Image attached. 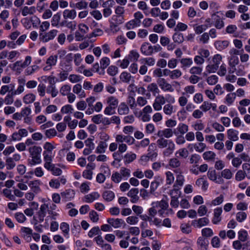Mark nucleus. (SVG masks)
Returning <instances> with one entry per match:
<instances>
[{
    "label": "nucleus",
    "instance_id": "1",
    "mask_svg": "<svg viewBox=\"0 0 250 250\" xmlns=\"http://www.w3.org/2000/svg\"><path fill=\"white\" fill-rule=\"evenodd\" d=\"M174 132L169 128H165L158 131L157 136L160 137L156 141L157 145L159 148H166L163 151V154L165 157H169L171 155L175 148V145L171 140L164 138H169L173 135Z\"/></svg>",
    "mask_w": 250,
    "mask_h": 250
},
{
    "label": "nucleus",
    "instance_id": "2",
    "mask_svg": "<svg viewBox=\"0 0 250 250\" xmlns=\"http://www.w3.org/2000/svg\"><path fill=\"white\" fill-rule=\"evenodd\" d=\"M174 103L175 98L169 94H167L165 97L162 95L158 94L153 103L152 106L155 111H160L162 109V106L165 105L166 102Z\"/></svg>",
    "mask_w": 250,
    "mask_h": 250
},
{
    "label": "nucleus",
    "instance_id": "3",
    "mask_svg": "<svg viewBox=\"0 0 250 250\" xmlns=\"http://www.w3.org/2000/svg\"><path fill=\"white\" fill-rule=\"evenodd\" d=\"M42 149L39 146H34L29 147L28 151L32 159L29 163L31 166L40 164L42 163L41 152Z\"/></svg>",
    "mask_w": 250,
    "mask_h": 250
},
{
    "label": "nucleus",
    "instance_id": "4",
    "mask_svg": "<svg viewBox=\"0 0 250 250\" xmlns=\"http://www.w3.org/2000/svg\"><path fill=\"white\" fill-rule=\"evenodd\" d=\"M222 56L220 54H216L212 58V61L210 62L206 66V70L209 73H214L218 69L219 66L222 61Z\"/></svg>",
    "mask_w": 250,
    "mask_h": 250
},
{
    "label": "nucleus",
    "instance_id": "5",
    "mask_svg": "<svg viewBox=\"0 0 250 250\" xmlns=\"http://www.w3.org/2000/svg\"><path fill=\"white\" fill-rule=\"evenodd\" d=\"M169 194L171 197L170 206L174 208H177L179 205L178 199L181 197V192L176 188L170 190Z\"/></svg>",
    "mask_w": 250,
    "mask_h": 250
},
{
    "label": "nucleus",
    "instance_id": "6",
    "mask_svg": "<svg viewBox=\"0 0 250 250\" xmlns=\"http://www.w3.org/2000/svg\"><path fill=\"white\" fill-rule=\"evenodd\" d=\"M43 157L44 162L53 160L54 155L52 151L55 147L50 143L46 142L43 145Z\"/></svg>",
    "mask_w": 250,
    "mask_h": 250
},
{
    "label": "nucleus",
    "instance_id": "7",
    "mask_svg": "<svg viewBox=\"0 0 250 250\" xmlns=\"http://www.w3.org/2000/svg\"><path fill=\"white\" fill-rule=\"evenodd\" d=\"M53 160L45 161L44 163V167L47 170L51 171V173L54 176H60L62 174V170L55 167V164L52 163Z\"/></svg>",
    "mask_w": 250,
    "mask_h": 250
},
{
    "label": "nucleus",
    "instance_id": "8",
    "mask_svg": "<svg viewBox=\"0 0 250 250\" xmlns=\"http://www.w3.org/2000/svg\"><path fill=\"white\" fill-rule=\"evenodd\" d=\"M58 31L56 29H52L44 33H40L39 37L41 41L43 42H47L53 40L57 36Z\"/></svg>",
    "mask_w": 250,
    "mask_h": 250
},
{
    "label": "nucleus",
    "instance_id": "9",
    "mask_svg": "<svg viewBox=\"0 0 250 250\" xmlns=\"http://www.w3.org/2000/svg\"><path fill=\"white\" fill-rule=\"evenodd\" d=\"M116 142L118 144L125 142L130 145L134 143L135 139L130 136H125L123 134H117L115 137Z\"/></svg>",
    "mask_w": 250,
    "mask_h": 250
},
{
    "label": "nucleus",
    "instance_id": "10",
    "mask_svg": "<svg viewBox=\"0 0 250 250\" xmlns=\"http://www.w3.org/2000/svg\"><path fill=\"white\" fill-rule=\"evenodd\" d=\"M49 204L44 203L41 205L39 210L37 212L40 222H42L44 221V217L46 213H48Z\"/></svg>",
    "mask_w": 250,
    "mask_h": 250
},
{
    "label": "nucleus",
    "instance_id": "11",
    "mask_svg": "<svg viewBox=\"0 0 250 250\" xmlns=\"http://www.w3.org/2000/svg\"><path fill=\"white\" fill-rule=\"evenodd\" d=\"M157 83L161 89L164 91L173 92V88L168 83L164 78H159L157 81Z\"/></svg>",
    "mask_w": 250,
    "mask_h": 250
},
{
    "label": "nucleus",
    "instance_id": "12",
    "mask_svg": "<svg viewBox=\"0 0 250 250\" xmlns=\"http://www.w3.org/2000/svg\"><path fill=\"white\" fill-rule=\"evenodd\" d=\"M75 192L73 189H67L61 193L62 201L67 202L72 200L75 197Z\"/></svg>",
    "mask_w": 250,
    "mask_h": 250
},
{
    "label": "nucleus",
    "instance_id": "13",
    "mask_svg": "<svg viewBox=\"0 0 250 250\" xmlns=\"http://www.w3.org/2000/svg\"><path fill=\"white\" fill-rule=\"evenodd\" d=\"M42 183L39 180L31 181L28 183V186L31 190L35 193H38L41 191L40 185Z\"/></svg>",
    "mask_w": 250,
    "mask_h": 250
},
{
    "label": "nucleus",
    "instance_id": "14",
    "mask_svg": "<svg viewBox=\"0 0 250 250\" xmlns=\"http://www.w3.org/2000/svg\"><path fill=\"white\" fill-rule=\"evenodd\" d=\"M209 223V220L207 217H203L198 220H194L191 222V225L195 228H200L207 225Z\"/></svg>",
    "mask_w": 250,
    "mask_h": 250
},
{
    "label": "nucleus",
    "instance_id": "15",
    "mask_svg": "<svg viewBox=\"0 0 250 250\" xmlns=\"http://www.w3.org/2000/svg\"><path fill=\"white\" fill-rule=\"evenodd\" d=\"M107 222L116 229L121 228L123 225L124 226L125 225V221L122 219L109 218L107 219Z\"/></svg>",
    "mask_w": 250,
    "mask_h": 250
},
{
    "label": "nucleus",
    "instance_id": "16",
    "mask_svg": "<svg viewBox=\"0 0 250 250\" xmlns=\"http://www.w3.org/2000/svg\"><path fill=\"white\" fill-rule=\"evenodd\" d=\"M239 62L238 57L236 56L233 55L230 56L229 58V64L230 66V68L229 70V73H234V70L235 69V66L236 65L238 64Z\"/></svg>",
    "mask_w": 250,
    "mask_h": 250
},
{
    "label": "nucleus",
    "instance_id": "17",
    "mask_svg": "<svg viewBox=\"0 0 250 250\" xmlns=\"http://www.w3.org/2000/svg\"><path fill=\"white\" fill-rule=\"evenodd\" d=\"M208 241L203 237H199L197 241V247L200 250H207Z\"/></svg>",
    "mask_w": 250,
    "mask_h": 250
},
{
    "label": "nucleus",
    "instance_id": "18",
    "mask_svg": "<svg viewBox=\"0 0 250 250\" xmlns=\"http://www.w3.org/2000/svg\"><path fill=\"white\" fill-rule=\"evenodd\" d=\"M152 46L148 42H144L141 46L140 50L142 54L146 56L152 54Z\"/></svg>",
    "mask_w": 250,
    "mask_h": 250
},
{
    "label": "nucleus",
    "instance_id": "19",
    "mask_svg": "<svg viewBox=\"0 0 250 250\" xmlns=\"http://www.w3.org/2000/svg\"><path fill=\"white\" fill-rule=\"evenodd\" d=\"M139 190L138 188H133L131 189L127 193V196L131 198L130 201L132 203H136L139 200V197L138 196Z\"/></svg>",
    "mask_w": 250,
    "mask_h": 250
},
{
    "label": "nucleus",
    "instance_id": "20",
    "mask_svg": "<svg viewBox=\"0 0 250 250\" xmlns=\"http://www.w3.org/2000/svg\"><path fill=\"white\" fill-rule=\"evenodd\" d=\"M188 126L186 124L181 123L179 124L177 128L174 130V133L175 135L181 134L183 135L188 132Z\"/></svg>",
    "mask_w": 250,
    "mask_h": 250
},
{
    "label": "nucleus",
    "instance_id": "21",
    "mask_svg": "<svg viewBox=\"0 0 250 250\" xmlns=\"http://www.w3.org/2000/svg\"><path fill=\"white\" fill-rule=\"evenodd\" d=\"M64 19L74 20L77 16V12L75 9H65L62 13Z\"/></svg>",
    "mask_w": 250,
    "mask_h": 250
},
{
    "label": "nucleus",
    "instance_id": "22",
    "mask_svg": "<svg viewBox=\"0 0 250 250\" xmlns=\"http://www.w3.org/2000/svg\"><path fill=\"white\" fill-rule=\"evenodd\" d=\"M163 179L160 176H157L155 180L151 182L150 185V192L153 193L158 188V186L163 183Z\"/></svg>",
    "mask_w": 250,
    "mask_h": 250
},
{
    "label": "nucleus",
    "instance_id": "23",
    "mask_svg": "<svg viewBox=\"0 0 250 250\" xmlns=\"http://www.w3.org/2000/svg\"><path fill=\"white\" fill-rule=\"evenodd\" d=\"M36 12V8L35 6L28 7L27 6H24L21 9V15L23 17H25L28 15H33Z\"/></svg>",
    "mask_w": 250,
    "mask_h": 250
},
{
    "label": "nucleus",
    "instance_id": "24",
    "mask_svg": "<svg viewBox=\"0 0 250 250\" xmlns=\"http://www.w3.org/2000/svg\"><path fill=\"white\" fill-rule=\"evenodd\" d=\"M171 103H167L164 105L163 107L164 113L168 116H171L172 114L174 113L176 111L174 106L172 105Z\"/></svg>",
    "mask_w": 250,
    "mask_h": 250
},
{
    "label": "nucleus",
    "instance_id": "25",
    "mask_svg": "<svg viewBox=\"0 0 250 250\" xmlns=\"http://www.w3.org/2000/svg\"><path fill=\"white\" fill-rule=\"evenodd\" d=\"M215 47L219 51H221L226 48L229 45L228 41H217L214 42Z\"/></svg>",
    "mask_w": 250,
    "mask_h": 250
},
{
    "label": "nucleus",
    "instance_id": "26",
    "mask_svg": "<svg viewBox=\"0 0 250 250\" xmlns=\"http://www.w3.org/2000/svg\"><path fill=\"white\" fill-rule=\"evenodd\" d=\"M190 146H194V149L198 152H202L206 148V145L202 142L198 144H189L188 147L190 148Z\"/></svg>",
    "mask_w": 250,
    "mask_h": 250
},
{
    "label": "nucleus",
    "instance_id": "27",
    "mask_svg": "<svg viewBox=\"0 0 250 250\" xmlns=\"http://www.w3.org/2000/svg\"><path fill=\"white\" fill-rule=\"evenodd\" d=\"M180 62L181 64V68L183 70H186L193 64V61L191 58L181 59L180 60Z\"/></svg>",
    "mask_w": 250,
    "mask_h": 250
},
{
    "label": "nucleus",
    "instance_id": "28",
    "mask_svg": "<svg viewBox=\"0 0 250 250\" xmlns=\"http://www.w3.org/2000/svg\"><path fill=\"white\" fill-rule=\"evenodd\" d=\"M238 132L233 129H229L227 131L228 138L229 140L236 141L238 140Z\"/></svg>",
    "mask_w": 250,
    "mask_h": 250
},
{
    "label": "nucleus",
    "instance_id": "29",
    "mask_svg": "<svg viewBox=\"0 0 250 250\" xmlns=\"http://www.w3.org/2000/svg\"><path fill=\"white\" fill-rule=\"evenodd\" d=\"M107 147V144L106 142L101 141L96 148L95 152L99 154L104 153L105 152Z\"/></svg>",
    "mask_w": 250,
    "mask_h": 250
},
{
    "label": "nucleus",
    "instance_id": "30",
    "mask_svg": "<svg viewBox=\"0 0 250 250\" xmlns=\"http://www.w3.org/2000/svg\"><path fill=\"white\" fill-rule=\"evenodd\" d=\"M23 237L26 239H31V236L32 234V230L27 227H22L21 229Z\"/></svg>",
    "mask_w": 250,
    "mask_h": 250
},
{
    "label": "nucleus",
    "instance_id": "31",
    "mask_svg": "<svg viewBox=\"0 0 250 250\" xmlns=\"http://www.w3.org/2000/svg\"><path fill=\"white\" fill-rule=\"evenodd\" d=\"M147 90L149 92H151L152 95L154 96H156V94H158L160 90L158 88V87L156 83H151L149 84L147 86Z\"/></svg>",
    "mask_w": 250,
    "mask_h": 250
},
{
    "label": "nucleus",
    "instance_id": "32",
    "mask_svg": "<svg viewBox=\"0 0 250 250\" xmlns=\"http://www.w3.org/2000/svg\"><path fill=\"white\" fill-rule=\"evenodd\" d=\"M172 36V40L175 43L180 44L184 41V36L182 33L175 31Z\"/></svg>",
    "mask_w": 250,
    "mask_h": 250
},
{
    "label": "nucleus",
    "instance_id": "33",
    "mask_svg": "<svg viewBox=\"0 0 250 250\" xmlns=\"http://www.w3.org/2000/svg\"><path fill=\"white\" fill-rule=\"evenodd\" d=\"M118 111L120 115H125L129 113V109L126 104L122 103L119 106Z\"/></svg>",
    "mask_w": 250,
    "mask_h": 250
},
{
    "label": "nucleus",
    "instance_id": "34",
    "mask_svg": "<svg viewBox=\"0 0 250 250\" xmlns=\"http://www.w3.org/2000/svg\"><path fill=\"white\" fill-rule=\"evenodd\" d=\"M132 78L131 74L127 72H122L120 76L121 81L124 83H129Z\"/></svg>",
    "mask_w": 250,
    "mask_h": 250
},
{
    "label": "nucleus",
    "instance_id": "35",
    "mask_svg": "<svg viewBox=\"0 0 250 250\" xmlns=\"http://www.w3.org/2000/svg\"><path fill=\"white\" fill-rule=\"evenodd\" d=\"M102 196L104 200L107 202H110L115 198L114 193L110 190L104 191Z\"/></svg>",
    "mask_w": 250,
    "mask_h": 250
},
{
    "label": "nucleus",
    "instance_id": "36",
    "mask_svg": "<svg viewBox=\"0 0 250 250\" xmlns=\"http://www.w3.org/2000/svg\"><path fill=\"white\" fill-rule=\"evenodd\" d=\"M140 57L139 53L136 50H131L127 56V58L131 62H136Z\"/></svg>",
    "mask_w": 250,
    "mask_h": 250
},
{
    "label": "nucleus",
    "instance_id": "37",
    "mask_svg": "<svg viewBox=\"0 0 250 250\" xmlns=\"http://www.w3.org/2000/svg\"><path fill=\"white\" fill-rule=\"evenodd\" d=\"M100 197L99 194L97 192H94L85 196V202L87 203H91Z\"/></svg>",
    "mask_w": 250,
    "mask_h": 250
},
{
    "label": "nucleus",
    "instance_id": "38",
    "mask_svg": "<svg viewBox=\"0 0 250 250\" xmlns=\"http://www.w3.org/2000/svg\"><path fill=\"white\" fill-rule=\"evenodd\" d=\"M215 153L211 151H206L203 154V158L207 161H213L215 159Z\"/></svg>",
    "mask_w": 250,
    "mask_h": 250
},
{
    "label": "nucleus",
    "instance_id": "39",
    "mask_svg": "<svg viewBox=\"0 0 250 250\" xmlns=\"http://www.w3.org/2000/svg\"><path fill=\"white\" fill-rule=\"evenodd\" d=\"M107 104L114 108L118 106L119 101L117 98L114 96H109L106 99Z\"/></svg>",
    "mask_w": 250,
    "mask_h": 250
},
{
    "label": "nucleus",
    "instance_id": "40",
    "mask_svg": "<svg viewBox=\"0 0 250 250\" xmlns=\"http://www.w3.org/2000/svg\"><path fill=\"white\" fill-rule=\"evenodd\" d=\"M130 170L125 167H122L120 170L119 173L122 177L125 180H127L130 176Z\"/></svg>",
    "mask_w": 250,
    "mask_h": 250
},
{
    "label": "nucleus",
    "instance_id": "41",
    "mask_svg": "<svg viewBox=\"0 0 250 250\" xmlns=\"http://www.w3.org/2000/svg\"><path fill=\"white\" fill-rule=\"evenodd\" d=\"M71 89V87L70 85L64 84L61 87L60 93L63 96H67L70 93Z\"/></svg>",
    "mask_w": 250,
    "mask_h": 250
},
{
    "label": "nucleus",
    "instance_id": "42",
    "mask_svg": "<svg viewBox=\"0 0 250 250\" xmlns=\"http://www.w3.org/2000/svg\"><path fill=\"white\" fill-rule=\"evenodd\" d=\"M61 20V14L57 13L53 15L51 21V25L53 27H58Z\"/></svg>",
    "mask_w": 250,
    "mask_h": 250
},
{
    "label": "nucleus",
    "instance_id": "43",
    "mask_svg": "<svg viewBox=\"0 0 250 250\" xmlns=\"http://www.w3.org/2000/svg\"><path fill=\"white\" fill-rule=\"evenodd\" d=\"M141 21H138L133 19L130 21L126 24V27L127 29H133L136 27H138L140 25Z\"/></svg>",
    "mask_w": 250,
    "mask_h": 250
},
{
    "label": "nucleus",
    "instance_id": "44",
    "mask_svg": "<svg viewBox=\"0 0 250 250\" xmlns=\"http://www.w3.org/2000/svg\"><path fill=\"white\" fill-rule=\"evenodd\" d=\"M46 91L47 93L51 94L53 98L56 97L58 94V91L54 84L48 86Z\"/></svg>",
    "mask_w": 250,
    "mask_h": 250
},
{
    "label": "nucleus",
    "instance_id": "45",
    "mask_svg": "<svg viewBox=\"0 0 250 250\" xmlns=\"http://www.w3.org/2000/svg\"><path fill=\"white\" fill-rule=\"evenodd\" d=\"M36 99V96L32 94L29 93L25 95L23 99V102L26 104L33 103Z\"/></svg>",
    "mask_w": 250,
    "mask_h": 250
},
{
    "label": "nucleus",
    "instance_id": "46",
    "mask_svg": "<svg viewBox=\"0 0 250 250\" xmlns=\"http://www.w3.org/2000/svg\"><path fill=\"white\" fill-rule=\"evenodd\" d=\"M168 165L172 168H178L180 167L181 163L177 158H172L169 159Z\"/></svg>",
    "mask_w": 250,
    "mask_h": 250
},
{
    "label": "nucleus",
    "instance_id": "47",
    "mask_svg": "<svg viewBox=\"0 0 250 250\" xmlns=\"http://www.w3.org/2000/svg\"><path fill=\"white\" fill-rule=\"evenodd\" d=\"M70 6L71 7H75L77 9L81 10V9H86L88 6V3L84 1H81L77 2L75 4H73V6H72L71 5V4H70Z\"/></svg>",
    "mask_w": 250,
    "mask_h": 250
},
{
    "label": "nucleus",
    "instance_id": "48",
    "mask_svg": "<svg viewBox=\"0 0 250 250\" xmlns=\"http://www.w3.org/2000/svg\"><path fill=\"white\" fill-rule=\"evenodd\" d=\"M136 158V155L134 153H127L124 156L125 163L129 164L134 161Z\"/></svg>",
    "mask_w": 250,
    "mask_h": 250
},
{
    "label": "nucleus",
    "instance_id": "49",
    "mask_svg": "<svg viewBox=\"0 0 250 250\" xmlns=\"http://www.w3.org/2000/svg\"><path fill=\"white\" fill-rule=\"evenodd\" d=\"M39 69V67L37 65H33L27 67L25 70V74L26 76L31 75Z\"/></svg>",
    "mask_w": 250,
    "mask_h": 250
},
{
    "label": "nucleus",
    "instance_id": "50",
    "mask_svg": "<svg viewBox=\"0 0 250 250\" xmlns=\"http://www.w3.org/2000/svg\"><path fill=\"white\" fill-rule=\"evenodd\" d=\"M236 98V94L235 93H231L227 95L225 100L226 103L228 105H231L234 101Z\"/></svg>",
    "mask_w": 250,
    "mask_h": 250
},
{
    "label": "nucleus",
    "instance_id": "51",
    "mask_svg": "<svg viewBox=\"0 0 250 250\" xmlns=\"http://www.w3.org/2000/svg\"><path fill=\"white\" fill-rule=\"evenodd\" d=\"M203 68L200 66H193L189 69V73L191 75H200L202 74Z\"/></svg>",
    "mask_w": 250,
    "mask_h": 250
},
{
    "label": "nucleus",
    "instance_id": "52",
    "mask_svg": "<svg viewBox=\"0 0 250 250\" xmlns=\"http://www.w3.org/2000/svg\"><path fill=\"white\" fill-rule=\"evenodd\" d=\"M238 239L241 242H245L247 240L248 232L244 229H241L239 231L238 233Z\"/></svg>",
    "mask_w": 250,
    "mask_h": 250
},
{
    "label": "nucleus",
    "instance_id": "53",
    "mask_svg": "<svg viewBox=\"0 0 250 250\" xmlns=\"http://www.w3.org/2000/svg\"><path fill=\"white\" fill-rule=\"evenodd\" d=\"M127 103L131 109H134L137 107V103L135 101V98L132 96H129L128 97Z\"/></svg>",
    "mask_w": 250,
    "mask_h": 250
},
{
    "label": "nucleus",
    "instance_id": "54",
    "mask_svg": "<svg viewBox=\"0 0 250 250\" xmlns=\"http://www.w3.org/2000/svg\"><path fill=\"white\" fill-rule=\"evenodd\" d=\"M6 168L8 170H10L14 168L16 166V163L11 157H8L6 159Z\"/></svg>",
    "mask_w": 250,
    "mask_h": 250
},
{
    "label": "nucleus",
    "instance_id": "55",
    "mask_svg": "<svg viewBox=\"0 0 250 250\" xmlns=\"http://www.w3.org/2000/svg\"><path fill=\"white\" fill-rule=\"evenodd\" d=\"M224 199V196L222 194H221L211 201L210 205L214 206L219 205L223 202Z\"/></svg>",
    "mask_w": 250,
    "mask_h": 250
},
{
    "label": "nucleus",
    "instance_id": "56",
    "mask_svg": "<svg viewBox=\"0 0 250 250\" xmlns=\"http://www.w3.org/2000/svg\"><path fill=\"white\" fill-rule=\"evenodd\" d=\"M46 89V85L43 83H41L38 85L37 90L41 97H43L45 95Z\"/></svg>",
    "mask_w": 250,
    "mask_h": 250
},
{
    "label": "nucleus",
    "instance_id": "57",
    "mask_svg": "<svg viewBox=\"0 0 250 250\" xmlns=\"http://www.w3.org/2000/svg\"><path fill=\"white\" fill-rule=\"evenodd\" d=\"M60 229L62 230L64 236L68 235L69 231V226L67 223H62L60 225Z\"/></svg>",
    "mask_w": 250,
    "mask_h": 250
},
{
    "label": "nucleus",
    "instance_id": "58",
    "mask_svg": "<svg viewBox=\"0 0 250 250\" xmlns=\"http://www.w3.org/2000/svg\"><path fill=\"white\" fill-rule=\"evenodd\" d=\"M58 57L56 55L50 56L46 60V64L53 66L56 65L57 62Z\"/></svg>",
    "mask_w": 250,
    "mask_h": 250
},
{
    "label": "nucleus",
    "instance_id": "59",
    "mask_svg": "<svg viewBox=\"0 0 250 250\" xmlns=\"http://www.w3.org/2000/svg\"><path fill=\"white\" fill-rule=\"evenodd\" d=\"M221 176L229 180L232 178V173L230 169L226 168L221 171Z\"/></svg>",
    "mask_w": 250,
    "mask_h": 250
},
{
    "label": "nucleus",
    "instance_id": "60",
    "mask_svg": "<svg viewBox=\"0 0 250 250\" xmlns=\"http://www.w3.org/2000/svg\"><path fill=\"white\" fill-rule=\"evenodd\" d=\"M122 176L119 172H114L111 176V180L115 183H119L122 180Z\"/></svg>",
    "mask_w": 250,
    "mask_h": 250
},
{
    "label": "nucleus",
    "instance_id": "61",
    "mask_svg": "<svg viewBox=\"0 0 250 250\" xmlns=\"http://www.w3.org/2000/svg\"><path fill=\"white\" fill-rule=\"evenodd\" d=\"M201 160L200 155L197 154H192L189 158V162L191 164H197Z\"/></svg>",
    "mask_w": 250,
    "mask_h": 250
},
{
    "label": "nucleus",
    "instance_id": "62",
    "mask_svg": "<svg viewBox=\"0 0 250 250\" xmlns=\"http://www.w3.org/2000/svg\"><path fill=\"white\" fill-rule=\"evenodd\" d=\"M73 110L71 105L66 104L62 107L61 111L62 114H68L72 113Z\"/></svg>",
    "mask_w": 250,
    "mask_h": 250
},
{
    "label": "nucleus",
    "instance_id": "63",
    "mask_svg": "<svg viewBox=\"0 0 250 250\" xmlns=\"http://www.w3.org/2000/svg\"><path fill=\"white\" fill-rule=\"evenodd\" d=\"M218 78L216 75H212L208 77L207 79V82L209 85H214L218 82Z\"/></svg>",
    "mask_w": 250,
    "mask_h": 250
},
{
    "label": "nucleus",
    "instance_id": "64",
    "mask_svg": "<svg viewBox=\"0 0 250 250\" xmlns=\"http://www.w3.org/2000/svg\"><path fill=\"white\" fill-rule=\"evenodd\" d=\"M242 168L243 172H245L247 175V177L250 179V164L248 163H244L242 165Z\"/></svg>",
    "mask_w": 250,
    "mask_h": 250
}]
</instances>
